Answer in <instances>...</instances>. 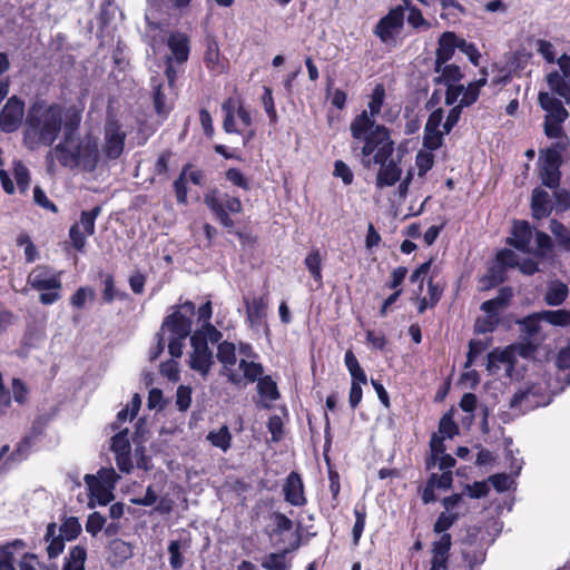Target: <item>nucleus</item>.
Listing matches in <instances>:
<instances>
[{"label": "nucleus", "instance_id": "f257e3e1", "mask_svg": "<svg viewBox=\"0 0 570 570\" xmlns=\"http://www.w3.org/2000/svg\"><path fill=\"white\" fill-rule=\"evenodd\" d=\"M83 109L77 105L63 106L59 102H48L37 99L27 109L22 141L29 150L40 146L51 147L60 132H67L70 112L82 117Z\"/></svg>", "mask_w": 570, "mask_h": 570}, {"label": "nucleus", "instance_id": "f03ea898", "mask_svg": "<svg viewBox=\"0 0 570 570\" xmlns=\"http://www.w3.org/2000/svg\"><path fill=\"white\" fill-rule=\"evenodd\" d=\"M82 117L76 112H70L67 124V132H63L62 139L46 155L48 170L55 166V158L66 168H81L86 173H92L97 169L100 161L99 140L96 136L87 132L83 136H76Z\"/></svg>", "mask_w": 570, "mask_h": 570}, {"label": "nucleus", "instance_id": "7ed1b4c3", "mask_svg": "<svg viewBox=\"0 0 570 570\" xmlns=\"http://www.w3.org/2000/svg\"><path fill=\"white\" fill-rule=\"evenodd\" d=\"M363 141L361 155L363 157L362 164L365 168L372 165H379L380 168L375 177V186L379 189L392 187L401 180L402 168L400 159L394 160L392 156L395 150V141L383 128H377L376 132Z\"/></svg>", "mask_w": 570, "mask_h": 570}, {"label": "nucleus", "instance_id": "20e7f679", "mask_svg": "<svg viewBox=\"0 0 570 570\" xmlns=\"http://www.w3.org/2000/svg\"><path fill=\"white\" fill-rule=\"evenodd\" d=\"M204 204L216 222L229 233H233L243 246H253L257 243V236L247 232L233 230L235 223L230 214L243 212V204L238 197L222 193L217 187H213L204 194Z\"/></svg>", "mask_w": 570, "mask_h": 570}, {"label": "nucleus", "instance_id": "39448f33", "mask_svg": "<svg viewBox=\"0 0 570 570\" xmlns=\"http://www.w3.org/2000/svg\"><path fill=\"white\" fill-rule=\"evenodd\" d=\"M385 88L383 83H377L370 97L367 109L355 116L350 125L351 136L355 140L366 141L370 137L376 135L377 128L386 130L387 136L392 137L391 129L384 125L376 124L375 117L381 112L385 100Z\"/></svg>", "mask_w": 570, "mask_h": 570}, {"label": "nucleus", "instance_id": "423d86ee", "mask_svg": "<svg viewBox=\"0 0 570 570\" xmlns=\"http://www.w3.org/2000/svg\"><path fill=\"white\" fill-rule=\"evenodd\" d=\"M61 275L62 272H57L47 265H38L28 275V285L41 292L39 302L42 305H51L61 298Z\"/></svg>", "mask_w": 570, "mask_h": 570}, {"label": "nucleus", "instance_id": "0eeeda50", "mask_svg": "<svg viewBox=\"0 0 570 570\" xmlns=\"http://www.w3.org/2000/svg\"><path fill=\"white\" fill-rule=\"evenodd\" d=\"M83 480L89 490V508L95 507L92 499H96L99 505H107L114 500L115 495L112 493V489L116 481V474L114 470L100 469L98 471V476L94 474H86Z\"/></svg>", "mask_w": 570, "mask_h": 570}, {"label": "nucleus", "instance_id": "6e6552de", "mask_svg": "<svg viewBox=\"0 0 570 570\" xmlns=\"http://www.w3.org/2000/svg\"><path fill=\"white\" fill-rule=\"evenodd\" d=\"M224 112L223 129L226 134H242L237 128L235 118L238 117L240 125L246 129L253 125L250 111L245 107L242 97H228L222 104Z\"/></svg>", "mask_w": 570, "mask_h": 570}, {"label": "nucleus", "instance_id": "1a4fd4ad", "mask_svg": "<svg viewBox=\"0 0 570 570\" xmlns=\"http://www.w3.org/2000/svg\"><path fill=\"white\" fill-rule=\"evenodd\" d=\"M345 366L351 375V389L348 393L350 406L355 410L363 397L362 385L367 384V375L363 367L360 365L355 354L352 350H347L344 355Z\"/></svg>", "mask_w": 570, "mask_h": 570}, {"label": "nucleus", "instance_id": "9d476101", "mask_svg": "<svg viewBox=\"0 0 570 570\" xmlns=\"http://www.w3.org/2000/svg\"><path fill=\"white\" fill-rule=\"evenodd\" d=\"M102 153L108 160L118 159L124 153L127 134L116 118H108L104 127Z\"/></svg>", "mask_w": 570, "mask_h": 570}, {"label": "nucleus", "instance_id": "9b49d317", "mask_svg": "<svg viewBox=\"0 0 570 570\" xmlns=\"http://www.w3.org/2000/svg\"><path fill=\"white\" fill-rule=\"evenodd\" d=\"M180 308L185 309L188 315H185L179 309H176L164 318L161 330L166 328L173 336L186 338L191 332L193 323L190 316L195 314V304L191 301H186L180 305Z\"/></svg>", "mask_w": 570, "mask_h": 570}, {"label": "nucleus", "instance_id": "f8f14e48", "mask_svg": "<svg viewBox=\"0 0 570 570\" xmlns=\"http://www.w3.org/2000/svg\"><path fill=\"white\" fill-rule=\"evenodd\" d=\"M24 101L13 95L7 99L0 111V130L6 134L17 131L24 124Z\"/></svg>", "mask_w": 570, "mask_h": 570}, {"label": "nucleus", "instance_id": "ddd939ff", "mask_svg": "<svg viewBox=\"0 0 570 570\" xmlns=\"http://www.w3.org/2000/svg\"><path fill=\"white\" fill-rule=\"evenodd\" d=\"M190 344L194 348L190 354L189 365L193 370L199 372L204 377L208 375L213 361V352L208 347L207 337L195 333L190 337Z\"/></svg>", "mask_w": 570, "mask_h": 570}, {"label": "nucleus", "instance_id": "4468645a", "mask_svg": "<svg viewBox=\"0 0 570 570\" xmlns=\"http://www.w3.org/2000/svg\"><path fill=\"white\" fill-rule=\"evenodd\" d=\"M404 24V7H395L382 17L374 28V35L384 43L394 39Z\"/></svg>", "mask_w": 570, "mask_h": 570}, {"label": "nucleus", "instance_id": "2eb2a0df", "mask_svg": "<svg viewBox=\"0 0 570 570\" xmlns=\"http://www.w3.org/2000/svg\"><path fill=\"white\" fill-rule=\"evenodd\" d=\"M453 475L450 473H431L425 483L420 485L417 491L423 504L428 505L438 501L436 490H450L453 487Z\"/></svg>", "mask_w": 570, "mask_h": 570}, {"label": "nucleus", "instance_id": "dca6fc26", "mask_svg": "<svg viewBox=\"0 0 570 570\" xmlns=\"http://www.w3.org/2000/svg\"><path fill=\"white\" fill-rule=\"evenodd\" d=\"M299 529L301 524L295 532V539L289 543L287 548H284L278 552H271L264 558L262 561V567L265 570H289L291 564L286 562V556L293 551H296L304 543Z\"/></svg>", "mask_w": 570, "mask_h": 570}, {"label": "nucleus", "instance_id": "f3484780", "mask_svg": "<svg viewBox=\"0 0 570 570\" xmlns=\"http://www.w3.org/2000/svg\"><path fill=\"white\" fill-rule=\"evenodd\" d=\"M284 500L294 507H304L307 503L304 482L296 471L289 472L283 484Z\"/></svg>", "mask_w": 570, "mask_h": 570}, {"label": "nucleus", "instance_id": "a211bd4d", "mask_svg": "<svg viewBox=\"0 0 570 570\" xmlns=\"http://www.w3.org/2000/svg\"><path fill=\"white\" fill-rule=\"evenodd\" d=\"M512 237L507 239V243L522 253H531L530 244L533 237V228L527 220H514L512 229Z\"/></svg>", "mask_w": 570, "mask_h": 570}, {"label": "nucleus", "instance_id": "6ab92c4d", "mask_svg": "<svg viewBox=\"0 0 570 570\" xmlns=\"http://www.w3.org/2000/svg\"><path fill=\"white\" fill-rule=\"evenodd\" d=\"M459 37L452 31H445L439 38V46L435 52L434 71L440 72L441 67L452 59L458 49Z\"/></svg>", "mask_w": 570, "mask_h": 570}, {"label": "nucleus", "instance_id": "aec40b11", "mask_svg": "<svg viewBox=\"0 0 570 570\" xmlns=\"http://www.w3.org/2000/svg\"><path fill=\"white\" fill-rule=\"evenodd\" d=\"M167 46L170 50L171 61H176L178 65L185 63L190 53V40L189 37L180 31L170 32L167 38Z\"/></svg>", "mask_w": 570, "mask_h": 570}, {"label": "nucleus", "instance_id": "412c9836", "mask_svg": "<svg viewBox=\"0 0 570 570\" xmlns=\"http://www.w3.org/2000/svg\"><path fill=\"white\" fill-rule=\"evenodd\" d=\"M204 63L213 75H222L226 70V60L220 57L219 46L214 37L206 38Z\"/></svg>", "mask_w": 570, "mask_h": 570}, {"label": "nucleus", "instance_id": "4be33fe9", "mask_svg": "<svg viewBox=\"0 0 570 570\" xmlns=\"http://www.w3.org/2000/svg\"><path fill=\"white\" fill-rule=\"evenodd\" d=\"M513 298V289L510 286H503L499 289L494 298L484 301L480 308L485 315L500 318V311L508 307Z\"/></svg>", "mask_w": 570, "mask_h": 570}, {"label": "nucleus", "instance_id": "5701e85b", "mask_svg": "<svg viewBox=\"0 0 570 570\" xmlns=\"http://www.w3.org/2000/svg\"><path fill=\"white\" fill-rule=\"evenodd\" d=\"M246 306V321L253 328H258L265 317L267 309V298L265 296L254 297L253 299H244Z\"/></svg>", "mask_w": 570, "mask_h": 570}, {"label": "nucleus", "instance_id": "b1692460", "mask_svg": "<svg viewBox=\"0 0 570 570\" xmlns=\"http://www.w3.org/2000/svg\"><path fill=\"white\" fill-rule=\"evenodd\" d=\"M538 102L546 111L547 117L550 118H569V111L563 106L562 101L554 95L546 91H540L538 95Z\"/></svg>", "mask_w": 570, "mask_h": 570}, {"label": "nucleus", "instance_id": "393cba45", "mask_svg": "<svg viewBox=\"0 0 570 570\" xmlns=\"http://www.w3.org/2000/svg\"><path fill=\"white\" fill-rule=\"evenodd\" d=\"M58 525L56 522H49L46 527L43 540L48 543L46 548L47 556L50 560L58 558L65 550L66 539L58 533Z\"/></svg>", "mask_w": 570, "mask_h": 570}, {"label": "nucleus", "instance_id": "a878e982", "mask_svg": "<svg viewBox=\"0 0 570 570\" xmlns=\"http://www.w3.org/2000/svg\"><path fill=\"white\" fill-rule=\"evenodd\" d=\"M552 205L548 191L534 188L531 195V210L535 219H542L552 213Z\"/></svg>", "mask_w": 570, "mask_h": 570}, {"label": "nucleus", "instance_id": "bb28decb", "mask_svg": "<svg viewBox=\"0 0 570 570\" xmlns=\"http://www.w3.org/2000/svg\"><path fill=\"white\" fill-rule=\"evenodd\" d=\"M35 440L36 433L24 435L18 442L16 449L9 455H7L0 470H6L11 462H20L27 460Z\"/></svg>", "mask_w": 570, "mask_h": 570}, {"label": "nucleus", "instance_id": "cd10ccee", "mask_svg": "<svg viewBox=\"0 0 570 570\" xmlns=\"http://www.w3.org/2000/svg\"><path fill=\"white\" fill-rule=\"evenodd\" d=\"M566 145H561L559 142L552 145L549 148L541 149L540 150V161L541 166L540 168L543 169H554L560 170V167L562 166V156L560 154V150H564Z\"/></svg>", "mask_w": 570, "mask_h": 570}, {"label": "nucleus", "instance_id": "c85d7f7f", "mask_svg": "<svg viewBox=\"0 0 570 570\" xmlns=\"http://www.w3.org/2000/svg\"><path fill=\"white\" fill-rule=\"evenodd\" d=\"M547 83L552 91L559 97L564 99V102L570 106V79L564 78L558 71H552L547 75Z\"/></svg>", "mask_w": 570, "mask_h": 570}, {"label": "nucleus", "instance_id": "c756f323", "mask_svg": "<svg viewBox=\"0 0 570 570\" xmlns=\"http://www.w3.org/2000/svg\"><path fill=\"white\" fill-rule=\"evenodd\" d=\"M535 249L531 253L541 261L554 258V244L552 238L542 230H535Z\"/></svg>", "mask_w": 570, "mask_h": 570}, {"label": "nucleus", "instance_id": "7c9ffc66", "mask_svg": "<svg viewBox=\"0 0 570 570\" xmlns=\"http://www.w3.org/2000/svg\"><path fill=\"white\" fill-rule=\"evenodd\" d=\"M87 549L85 546L77 544L69 549L68 554L63 559L61 570H86Z\"/></svg>", "mask_w": 570, "mask_h": 570}, {"label": "nucleus", "instance_id": "2f4dec72", "mask_svg": "<svg viewBox=\"0 0 570 570\" xmlns=\"http://www.w3.org/2000/svg\"><path fill=\"white\" fill-rule=\"evenodd\" d=\"M191 168H193V165L189 163L184 165L178 177L173 183V189L175 193L176 202L179 205H187V203H188L187 174H188V170Z\"/></svg>", "mask_w": 570, "mask_h": 570}, {"label": "nucleus", "instance_id": "473e14b6", "mask_svg": "<svg viewBox=\"0 0 570 570\" xmlns=\"http://www.w3.org/2000/svg\"><path fill=\"white\" fill-rule=\"evenodd\" d=\"M488 83V79L485 77H481L474 81L468 83L464 87L462 92V98L459 101V105L463 108L470 107L475 104L480 97L481 89Z\"/></svg>", "mask_w": 570, "mask_h": 570}, {"label": "nucleus", "instance_id": "72a5a7b5", "mask_svg": "<svg viewBox=\"0 0 570 570\" xmlns=\"http://www.w3.org/2000/svg\"><path fill=\"white\" fill-rule=\"evenodd\" d=\"M257 392L263 400L275 402L281 397L276 381L271 375H264L258 379Z\"/></svg>", "mask_w": 570, "mask_h": 570}, {"label": "nucleus", "instance_id": "f704fd0d", "mask_svg": "<svg viewBox=\"0 0 570 570\" xmlns=\"http://www.w3.org/2000/svg\"><path fill=\"white\" fill-rule=\"evenodd\" d=\"M164 85L158 83L154 87L153 92V102L154 109L158 117L161 119H167L170 111L173 110V105L167 101V97L163 91Z\"/></svg>", "mask_w": 570, "mask_h": 570}, {"label": "nucleus", "instance_id": "c9c22d12", "mask_svg": "<svg viewBox=\"0 0 570 570\" xmlns=\"http://www.w3.org/2000/svg\"><path fill=\"white\" fill-rule=\"evenodd\" d=\"M128 294L116 288L115 277L112 274H107L104 279V289L101 293L102 303L111 304L115 299L126 301Z\"/></svg>", "mask_w": 570, "mask_h": 570}, {"label": "nucleus", "instance_id": "e433bc0d", "mask_svg": "<svg viewBox=\"0 0 570 570\" xmlns=\"http://www.w3.org/2000/svg\"><path fill=\"white\" fill-rule=\"evenodd\" d=\"M441 75L434 78L436 85L456 83L464 77L458 65H443L440 70Z\"/></svg>", "mask_w": 570, "mask_h": 570}, {"label": "nucleus", "instance_id": "4c0bfd02", "mask_svg": "<svg viewBox=\"0 0 570 570\" xmlns=\"http://www.w3.org/2000/svg\"><path fill=\"white\" fill-rule=\"evenodd\" d=\"M569 288L567 284L558 282L550 286L544 295V302L550 306L561 305L568 297Z\"/></svg>", "mask_w": 570, "mask_h": 570}, {"label": "nucleus", "instance_id": "58836bf2", "mask_svg": "<svg viewBox=\"0 0 570 570\" xmlns=\"http://www.w3.org/2000/svg\"><path fill=\"white\" fill-rule=\"evenodd\" d=\"M108 548L115 562L118 563H122L132 556L131 546L122 539H112Z\"/></svg>", "mask_w": 570, "mask_h": 570}, {"label": "nucleus", "instance_id": "ea45409f", "mask_svg": "<svg viewBox=\"0 0 570 570\" xmlns=\"http://www.w3.org/2000/svg\"><path fill=\"white\" fill-rule=\"evenodd\" d=\"M217 360L226 367H232L236 364V346L234 343L223 341L217 346Z\"/></svg>", "mask_w": 570, "mask_h": 570}, {"label": "nucleus", "instance_id": "a19ab883", "mask_svg": "<svg viewBox=\"0 0 570 570\" xmlns=\"http://www.w3.org/2000/svg\"><path fill=\"white\" fill-rule=\"evenodd\" d=\"M540 321H543L541 317V312L532 313L521 320H517L515 323L520 325V330L529 337L535 336L540 330Z\"/></svg>", "mask_w": 570, "mask_h": 570}, {"label": "nucleus", "instance_id": "79ce46f5", "mask_svg": "<svg viewBox=\"0 0 570 570\" xmlns=\"http://www.w3.org/2000/svg\"><path fill=\"white\" fill-rule=\"evenodd\" d=\"M207 440L224 452L232 445V434L226 425L220 426L217 431H210L207 434Z\"/></svg>", "mask_w": 570, "mask_h": 570}, {"label": "nucleus", "instance_id": "37998d69", "mask_svg": "<svg viewBox=\"0 0 570 570\" xmlns=\"http://www.w3.org/2000/svg\"><path fill=\"white\" fill-rule=\"evenodd\" d=\"M304 263L313 279L318 284H322V256L320 249H312L306 256Z\"/></svg>", "mask_w": 570, "mask_h": 570}, {"label": "nucleus", "instance_id": "c03bdc74", "mask_svg": "<svg viewBox=\"0 0 570 570\" xmlns=\"http://www.w3.org/2000/svg\"><path fill=\"white\" fill-rule=\"evenodd\" d=\"M460 518L461 514L459 512H441L433 524V532L441 535L449 533L448 530H450Z\"/></svg>", "mask_w": 570, "mask_h": 570}, {"label": "nucleus", "instance_id": "a18cd8bd", "mask_svg": "<svg viewBox=\"0 0 570 570\" xmlns=\"http://www.w3.org/2000/svg\"><path fill=\"white\" fill-rule=\"evenodd\" d=\"M101 210H102L101 206L97 205L94 208H91L90 210L81 212L80 219L78 222L79 227L81 226L88 236H91L95 234L96 219L101 214Z\"/></svg>", "mask_w": 570, "mask_h": 570}, {"label": "nucleus", "instance_id": "49530a36", "mask_svg": "<svg viewBox=\"0 0 570 570\" xmlns=\"http://www.w3.org/2000/svg\"><path fill=\"white\" fill-rule=\"evenodd\" d=\"M59 533L67 540H76L81 533V524L77 517L65 518L61 525L58 528Z\"/></svg>", "mask_w": 570, "mask_h": 570}, {"label": "nucleus", "instance_id": "de8ad7c7", "mask_svg": "<svg viewBox=\"0 0 570 570\" xmlns=\"http://www.w3.org/2000/svg\"><path fill=\"white\" fill-rule=\"evenodd\" d=\"M23 546L24 542L20 539H17L11 543L0 546V570H16L13 564L12 548Z\"/></svg>", "mask_w": 570, "mask_h": 570}, {"label": "nucleus", "instance_id": "09e8293b", "mask_svg": "<svg viewBox=\"0 0 570 570\" xmlns=\"http://www.w3.org/2000/svg\"><path fill=\"white\" fill-rule=\"evenodd\" d=\"M95 297H96V292L91 286H80L70 296L69 303L73 308L80 311V309L85 308L87 299L94 301Z\"/></svg>", "mask_w": 570, "mask_h": 570}, {"label": "nucleus", "instance_id": "8fccbe9b", "mask_svg": "<svg viewBox=\"0 0 570 570\" xmlns=\"http://www.w3.org/2000/svg\"><path fill=\"white\" fill-rule=\"evenodd\" d=\"M355 522L352 529V537L354 546H357L363 534L366 522V507L362 504L354 508Z\"/></svg>", "mask_w": 570, "mask_h": 570}, {"label": "nucleus", "instance_id": "3c124183", "mask_svg": "<svg viewBox=\"0 0 570 570\" xmlns=\"http://www.w3.org/2000/svg\"><path fill=\"white\" fill-rule=\"evenodd\" d=\"M567 119L562 118H550L544 116L543 131L544 135L550 139H557L564 136L563 124Z\"/></svg>", "mask_w": 570, "mask_h": 570}, {"label": "nucleus", "instance_id": "603ef678", "mask_svg": "<svg viewBox=\"0 0 570 570\" xmlns=\"http://www.w3.org/2000/svg\"><path fill=\"white\" fill-rule=\"evenodd\" d=\"M541 317L554 326H569L570 325V311L557 309V311H542Z\"/></svg>", "mask_w": 570, "mask_h": 570}, {"label": "nucleus", "instance_id": "864d4df0", "mask_svg": "<svg viewBox=\"0 0 570 570\" xmlns=\"http://www.w3.org/2000/svg\"><path fill=\"white\" fill-rule=\"evenodd\" d=\"M487 368L491 371L493 367H498L499 363H512L514 360L511 347H507L502 351L493 350L488 354Z\"/></svg>", "mask_w": 570, "mask_h": 570}, {"label": "nucleus", "instance_id": "5fc2aeb1", "mask_svg": "<svg viewBox=\"0 0 570 570\" xmlns=\"http://www.w3.org/2000/svg\"><path fill=\"white\" fill-rule=\"evenodd\" d=\"M239 368L244 372V377L248 380V382L253 383L255 381L258 382V379L264 376V367L261 363L248 362L244 358L239 361Z\"/></svg>", "mask_w": 570, "mask_h": 570}, {"label": "nucleus", "instance_id": "6e6d98bb", "mask_svg": "<svg viewBox=\"0 0 570 570\" xmlns=\"http://www.w3.org/2000/svg\"><path fill=\"white\" fill-rule=\"evenodd\" d=\"M174 156L170 149L163 150L154 165L153 174L157 177H168L169 164Z\"/></svg>", "mask_w": 570, "mask_h": 570}, {"label": "nucleus", "instance_id": "4d7b16f0", "mask_svg": "<svg viewBox=\"0 0 570 570\" xmlns=\"http://www.w3.org/2000/svg\"><path fill=\"white\" fill-rule=\"evenodd\" d=\"M460 432L459 425L453 420L451 413H445L439 422V433L441 436L452 439Z\"/></svg>", "mask_w": 570, "mask_h": 570}, {"label": "nucleus", "instance_id": "13d9d810", "mask_svg": "<svg viewBox=\"0 0 570 570\" xmlns=\"http://www.w3.org/2000/svg\"><path fill=\"white\" fill-rule=\"evenodd\" d=\"M225 178L233 186H236L245 191L250 190V181L249 179L240 171L238 168H229L225 173Z\"/></svg>", "mask_w": 570, "mask_h": 570}, {"label": "nucleus", "instance_id": "bf43d9fd", "mask_svg": "<svg viewBox=\"0 0 570 570\" xmlns=\"http://www.w3.org/2000/svg\"><path fill=\"white\" fill-rule=\"evenodd\" d=\"M87 234L80 230L79 223H75L69 228V238L71 246L79 253H85L87 244Z\"/></svg>", "mask_w": 570, "mask_h": 570}, {"label": "nucleus", "instance_id": "052dcab7", "mask_svg": "<svg viewBox=\"0 0 570 570\" xmlns=\"http://www.w3.org/2000/svg\"><path fill=\"white\" fill-rule=\"evenodd\" d=\"M262 102L267 114L271 125H276L278 121L277 111L274 104L273 91L269 87H264V94L262 96Z\"/></svg>", "mask_w": 570, "mask_h": 570}, {"label": "nucleus", "instance_id": "680f3d73", "mask_svg": "<svg viewBox=\"0 0 570 570\" xmlns=\"http://www.w3.org/2000/svg\"><path fill=\"white\" fill-rule=\"evenodd\" d=\"M443 130H424L423 146L430 151L439 149L443 145Z\"/></svg>", "mask_w": 570, "mask_h": 570}, {"label": "nucleus", "instance_id": "e2e57ef3", "mask_svg": "<svg viewBox=\"0 0 570 570\" xmlns=\"http://www.w3.org/2000/svg\"><path fill=\"white\" fill-rule=\"evenodd\" d=\"M180 548H181V544H180V541H178V540L170 541V543L168 546L167 550L169 553V564L173 570L181 569L185 563V559H184L183 553L180 552Z\"/></svg>", "mask_w": 570, "mask_h": 570}, {"label": "nucleus", "instance_id": "0e129e2a", "mask_svg": "<svg viewBox=\"0 0 570 570\" xmlns=\"http://www.w3.org/2000/svg\"><path fill=\"white\" fill-rule=\"evenodd\" d=\"M106 521V518L100 512L95 511L87 518L85 524L86 531L90 535L97 537V534L104 529Z\"/></svg>", "mask_w": 570, "mask_h": 570}, {"label": "nucleus", "instance_id": "69168bd1", "mask_svg": "<svg viewBox=\"0 0 570 570\" xmlns=\"http://www.w3.org/2000/svg\"><path fill=\"white\" fill-rule=\"evenodd\" d=\"M13 175L20 191H26L30 185V174L28 168L22 164V161L14 163Z\"/></svg>", "mask_w": 570, "mask_h": 570}, {"label": "nucleus", "instance_id": "338daca9", "mask_svg": "<svg viewBox=\"0 0 570 570\" xmlns=\"http://www.w3.org/2000/svg\"><path fill=\"white\" fill-rule=\"evenodd\" d=\"M111 451L115 454L131 452L130 442L128 440V430L127 429L116 433L111 438Z\"/></svg>", "mask_w": 570, "mask_h": 570}, {"label": "nucleus", "instance_id": "774afa93", "mask_svg": "<svg viewBox=\"0 0 570 570\" xmlns=\"http://www.w3.org/2000/svg\"><path fill=\"white\" fill-rule=\"evenodd\" d=\"M193 390L189 385H179L176 391V406L180 412H186L191 404Z\"/></svg>", "mask_w": 570, "mask_h": 570}]
</instances>
